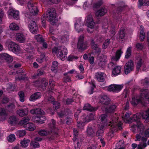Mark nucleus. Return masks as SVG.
I'll use <instances>...</instances> for the list:
<instances>
[{"instance_id":"1","label":"nucleus","mask_w":149,"mask_h":149,"mask_svg":"<svg viewBox=\"0 0 149 149\" xmlns=\"http://www.w3.org/2000/svg\"><path fill=\"white\" fill-rule=\"evenodd\" d=\"M107 116L105 114L101 115L99 117L97 123L98 125H100L99 123L101 124V125H102L103 126L106 124H108L109 126H110L111 128H113L114 127H117L119 130L121 129V125L122 124V123L121 122H119L117 123L118 121V118H116L115 119L114 118H112L107 119Z\"/></svg>"},{"instance_id":"2","label":"nucleus","mask_w":149,"mask_h":149,"mask_svg":"<svg viewBox=\"0 0 149 149\" xmlns=\"http://www.w3.org/2000/svg\"><path fill=\"white\" fill-rule=\"evenodd\" d=\"M140 95H134L131 100L133 105H136L139 103L148 104L149 103V92L146 89H142L140 91Z\"/></svg>"},{"instance_id":"3","label":"nucleus","mask_w":149,"mask_h":149,"mask_svg":"<svg viewBox=\"0 0 149 149\" xmlns=\"http://www.w3.org/2000/svg\"><path fill=\"white\" fill-rule=\"evenodd\" d=\"M123 53V52L121 51V49H119L117 51L115 55L111 58L112 61L110 63L109 66H111L113 67L112 69V74L113 76H117L121 72V66L116 65L113 62L118 61Z\"/></svg>"},{"instance_id":"4","label":"nucleus","mask_w":149,"mask_h":149,"mask_svg":"<svg viewBox=\"0 0 149 149\" xmlns=\"http://www.w3.org/2000/svg\"><path fill=\"white\" fill-rule=\"evenodd\" d=\"M56 121L52 119L50 123L48 124L49 127L53 130L52 132H50L47 130H41L38 132V134H39L42 136H47L51 134L52 136L51 139H55L58 136L57 133L56 132V131L58 130L57 128H56Z\"/></svg>"},{"instance_id":"5","label":"nucleus","mask_w":149,"mask_h":149,"mask_svg":"<svg viewBox=\"0 0 149 149\" xmlns=\"http://www.w3.org/2000/svg\"><path fill=\"white\" fill-rule=\"evenodd\" d=\"M141 117V115L140 113H137L133 115V116L130 118L131 122L136 121L137 122V125H132L131 130L134 132H136L137 130L138 132H141L143 130L144 127L143 124L140 121V119Z\"/></svg>"},{"instance_id":"6","label":"nucleus","mask_w":149,"mask_h":149,"mask_svg":"<svg viewBox=\"0 0 149 149\" xmlns=\"http://www.w3.org/2000/svg\"><path fill=\"white\" fill-rule=\"evenodd\" d=\"M52 52L56 54L57 57L61 60H64L66 57L67 50L65 46H61L54 47L52 49Z\"/></svg>"},{"instance_id":"7","label":"nucleus","mask_w":149,"mask_h":149,"mask_svg":"<svg viewBox=\"0 0 149 149\" xmlns=\"http://www.w3.org/2000/svg\"><path fill=\"white\" fill-rule=\"evenodd\" d=\"M46 17L53 25L56 24L58 22V20L56 19V11L54 8L48 9L47 11Z\"/></svg>"},{"instance_id":"8","label":"nucleus","mask_w":149,"mask_h":149,"mask_svg":"<svg viewBox=\"0 0 149 149\" xmlns=\"http://www.w3.org/2000/svg\"><path fill=\"white\" fill-rule=\"evenodd\" d=\"M85 21L88 27V32L90 33H92L94 31L95 24L92 15L91 14L88 15L86 17Z\"/></svg>"},{"instance_id":"9","label":"nucleus","mask_w":149,"mask_h":149,"mask_svg":"<svg viewBox=\"0 0 149 149\" xmlns=\"http://www.w3.org/2000/svg\"><path fill=\"white\" fill-rule=\"evenodd\" d=\"M103 40L100 37H98L97 40L95 41L93 40H92L91 43V45L93 50V52L94 54H100L101 52V48L99 47L98 45L95 44V42H102Z\"/></svg>"},{"instance_id":"10","label":"nucleus","mask_w":149,"mask_h":149,"mask_svg":"<svg viewBox=\"0 0 149 149\" xmlns=\"http://www.w3.org/2000/svg\"><path fill=\"white\" fill-rule=\"evenodd\" d=\"M88 45L86 42L84 41V36L81 35L79 37L77 44V48L81 50H84L86 49Z\"/></svg>"},{"instance_id":"11","label":"nucleus","mask_w":149,"mask_h":149,"mask_svg":"<svg viewBox=\"0 0 149 149\" xmlns=\"http://www.w3.org/2000/svg\"><path fill=\"white\" fill-rule=\"evenodd\" d=\"M123 85H118L112 84L110 85L107 88V90L109 91L113 92H118L122 89Z\"/></svg>"},{"instance_id":"12","label":"nucleus","mask_w":149,"mask_h":149,"mask_svg":"<svg viewBox=\"0 0 149 149\" xmlns=\"http://www.w3.org/2000/svg\"><path fill=\"white\" fill-rule=\"evenodd\" d=\"M97 128V126L94 125L89 126L86 131L87 136L91 137L95 136L96 135Z\"/></svg>"},{"instance_id":"13","label":"nucleus","mask_w":149,"mask_h":149,"mask_svg":"<svg viewBox=\"0 0 149 149\" xmlns=\"http://www.w3.org/2000/svg\"><path fill=\"white\" fill-rule=\"evenodd\" d=\"M84 25L83 22L80 18H77L74 24V27L75 30L78 32L82 31L84 30L82 28Z\"/></svg>"},{"instance_id":"14","label":"nucleus","mask_w":149,"mask_h":149,"mask_svg":"<svg viewBox=\"0 0 149 149\" xmlns=\"http://www.w3.org/2000/svg\"><path fill=\"white\" fill-rule=\"evenodd\" d=\"M28 26L30 32L32 33L36 34L38 32V27L35 21H31Z\"/></svg>"},{"instance_id":"15","label":"nucleus","mask_w":149,"mask_h":149,"mask_svg":"<svg viewBox=\"0 0 149 149\" xmlns=\"http://www.w3.org/2000/svg\"><path fill=\"white\" fill-rule=\"evenodd\" d=\"M27 6L30 13L33 15H36L38 12L36 6L33 5L32 2L29 1L28 3Z\"/></svg>"},{"instance_id":"16","label":"nucleus","mask_w":149,"mask_h":149,"mask_svg":"<svg viewBox=\"0 0 149 149\" xmlns=\"http://www.w3.org/2000/svg\"><path fill=\"white\" fill-rule=\"evenodd\" d=\"M97 61L99 65L101 67H104L107 61V56L101 55L97 57Z\"/></svg>"},{"instance_id":"17","label":"nucleus","mask_w":149,"mask_h":149,"mask_svg":"<svg viewBox=\"0 0 149 149\" xmlns=\"http://www.w3.org/2000/svg\"><path fill=\"white\" fill-rule=\"evenodd\" d=\"M102 28L103 29H104V33L107 32L106 29H110V31H109L108 34L109 37L111 38L115 34V26L114 25H112V24H110L109 26L106 25V26H103Z\"/></svg>"},{"instance_id":"18","label":"nucleus","mask_w":149,"mask_h":149,"mask_svg":"<svg viewBox=\"0 0 149 149\" xmlns=\"http://www.w3.org/2000/svg\"><path fill=\"white\" fill-rule=\"evenodd\" d=\"M134 68V64L132 61L130 60L128 61L125 64L124 67L125 73L126 74H127Z\"/></svg>"},{"instance_id":"19","label":"nucleus","mask_w":149,"mask_h":149,"mask_svg":"<svg viewBox=\"0 0 149 149\" xmlns=\"http://www.w3.org/2000/svg\"><path fill=\"white\" fill-rule=\"evenodd\" d=\"M8 15L10 18H11L13 17L15 19L19 20V12L17 10H10L8 12Z\"/></svg>"},{"instance_id":"20","label":"nucleus","mask_w":149,"mask_h":149,"mask_svg":"<svg viewBox=\"0 0 149 149\" xmlns=\"http://www.w3.org/2000/svg\"><path fill=\"white\" fill-rule=\"evenodd\" d=\"M15 37L17 41L21 43L24 42L26 38V35L24 34L21 33H16Z\"/></svg>"},{"instance_id":"21","label":"nucleus","mask_w":149,"mask_h":149,"mask_svg":"<svg viewBox=\"0 0 149 149\" xmlns=\"http://www.w3.org/2000/svg\"><path fill=\"white\" fill-rule=\"evenodd\" d=\"M0 59L6 60L9 62H11L13 60L11 56L5 53L0 54Z\"/></svg>"},{"instance_id":"22","label":"nucleus","mask_w":149,"mask_h":149,"mask_svg":"<svg viewBox=\"0 0 149 149\" xmlns=\"http://www.w3.org/2000/svg\"><path fill=\"white\" fill-rule=\"evenodd\" d=\"M95 76L98 81L103 82L105 80L106 75L103 73L98 72L95 74Z\"/></svg>"},{"instance_id":"23","label":"nucleus","mask_w":149,"mask_h":149,"mask_svg":"<svg viewBox=\"0 0 149 149\" xmlns=\"http://www.w3.org/2000/svg\"><path fill=\"white\" fill-rule=\"evenodd\" d=\"M28 113L29 110L28 108L19 109L17 111V114L19 116L22 117L27 115Z\"/></svg>"},{"instance_id":"24","label":"nucleus","mask_w":149,"mask_h":149,"mask_svg":"<svg viewBox=\"0 0 149 149\" xmlns=\"http://www.w3.org/2000/svg\"><path fill=\"white\" fill-rule=\"evenodd\" d=\"M143 119H145V122L147 123L149 122V108L143 112L141 114Z\"/></svg>"},{"instance_id":"25","label":"nucleus","mask_w":149,"mask_h":149,"mask_svg":"<svg viewBox=\"0 0 149 149\" xmlns=\"http://www.w3.org/2000/svg\"><path fill=\"white\" fill-rule=\"evenodd\" d=\"M41 96V93L37 92L31 95L29 98V100L31 101H33L38 99L40 98Z\"/></svg>"},{"instance_id":"26","label":"nucleus","mask_w":149,"mask_h":149,"mask_svg":"<svg viewBox=\"0 0 149 149\" xmlns=\"http://www.w3.org/2000/svg\"><path fill=\"white\" fill-rule=\"evenodd\" d=\"M24 127L26 130L30 131H33L36 129L35 125L31 123H29L24 125Z\"/></svg>"},{"instance_id":"27","label":"nucleus","mask_w":149,"mask_h":149,"mask_svg":"<svg viewBox=\"0 0 149 149\" xmlns=\"http://www.w3.org/2000/svg\"><path fill=\"white\" fill-rule=\"evenodd\" d=\"M100 101L102 104L107 105L109 103L110 100L107 95H104L101 98Z\"/></svg>"},{"instance_id":"28","label":"nucleus","mask_w":149,"mask_h":149,"mask_svg":"<svg viewBox=\"0 0 149 149\" xmlns=\"http://www.w3.org/2000/svg\"><path fill=\"white\" fill-rule=\"evenodd\" d=\"M107 12V10L105 8H102L97 11L95 13V15L99 17L104 15Z\"/></svg>"},{"instance_id":"29","label":"nucleus","mask_w":149,"mask_h":149,"mask_svg":"<svg viewBox=\"0 0 149 149\" xmlns=\"http://www.w3.org/2000/svg\"><path fill=\"white\" fill-rule=\"evenodd\" d=\"M76 96L75 94H74L73 96V99H72L71 98L70 99H68L65 101V103L67 104H71L72 102H74V101H75L76 102H77V101H79V95H77L76 96V97H75V96Z\"/></svg>"},{"instance_id":"30","label":"nucleus","mask_w":149,"mask_h":149,"mask_svg":"<svg viewBox=\"0 0 149 149\" xmlns=\"http://www.w3.org/2000/svg\"><path fill=\"white\" fill-rule=\"evenodd\" d=\"M30 112L32 114H44V112L40 108H36L32 109L30 110Z\"/></svg>"},{"instance_id":"31","label":"nucleus","mask_w":149,"mask_h":149,"mask_svg":"<svg viewBox=\"0 0 149 149\" xmlns=\"http://www.w3.org/2000/svg\"><path fill=\"white\" fill-rule=\"evenodd\" d=\"M116 106L115 104L111 105L109 106L106 107L105 108V111L108 113H111L115 110Z\"/></svg>"},{"instance_id":"32","label":"nucleus","mask_w":149,"mask_h":149,"mask_svg":"<svg viewBox=\"0 0 149 149\" xmlns=\"http://www.w3.org/2000/svg\"><path fill=\"white\" fill-rule=\"evenodd\" d=\"M45 120L46 118L45 117L43 116H42L40 117L36 116L33 119V120L35 122L40 124L43 123L44 121Z\"/></svg>"},{"instance_id":"33","label":"nucleus","mask_w":149,"mask_h":149,"mask_svg":"<svg viewBox=\"0 0 149 149\" xmlns=\"http://www.w3.org/2000/svg\"><path fill=\"white\" fill-rule=\"evenodd\" d=\"M29 140L24 138L20 142L21 146L22 147L26 148L29 145Z\"/></svg>"},{"instance_id":"34","label":"nucleus","mask_w":149,"mask_h":149,"mask_svg":"<svg viewBox=\"0 0 149 149\" xmlns=\"http://www.w3.org/2000/svg\"><path fill=\"white\" fill-rule=\"evenodd\" d=\"M17 121V119L16 116H12L9 118L8 122L9 124L12 125H15L16 124Z\"/></svg>"},{"instance_id":"35","label":"nucleus","mask_w":149,"mask_h":149,"mask_svg":"<svg viewBox=\"0 0 149 149\" xmlns=\"http://www.w3.org/2000/svg\"><path fill=\"white\" fill-rule=\"evenodd\" d=\"M83 110H86L90 111H95L97 110V109L95 108H94L91 106L90 105L88 104H86L84 105L83 108Z\"/></svg>"},{"instance_id":"36","label":"nucleus","mask_w":149,"mask_h":149,"mask_svg":"<svg viewBox=\"0 0 149 149\" xmlns=\"http://www.w3.org/2000/svg\"><path fill=\"white\" fill-rule=\"evenodd\" d=\"M131 114V113L129 112H128L125 114V117L123 116L122 118L123 120L125 123H131L130 118H128Z\"/></svg>"},{"instance_id":"37","label":"nucleus","mask_w":149,"mask_h":149,"mask_svg":"<svg viewBox=\"0 0 149 149\" xmlns=\"http://www.w3.org/2000/svg\"><path fill=\"white\" fill-rule=\"evenodd\" d=\"M75 149H79L81 144V141L73 138Z\"/></svg>"},{"instance_id":"38","label":"nucleus","mask_w":149,"mask_h":149,"mask_svg":"<svg viewBox=\"0 0 149 149\" xmlns=\"http://www.w3.org/2000/svg\"><path fill=\"white\" fill-rule=\"evenodd\" d=\"M100 127H98L97 131L96 132V135L97 136H101L104 132V126L101 125Z\"/></svg>"},{"instance_id":"39","label":"nucleus","mask_w":149,"mask_h":149,"mask_svg":"<svg viewBox=\"0 0 149 149\" xmlns=\"http://www.w3.org/2000/svg\"><path fill=\"white\" fill-rule=\"evenodd\" d=\"M145 6H149V0H139V7Z\"/></svg>"},{"instance_id":"40","label":"nucleus","mask_w":149,"mask_h":149,"mask_svg":"<svg viewBox=\"0 0 149 149\" xmlns=\"http://www.w3.org/2000/svg\"><path fill=\"white\" fill-rule=\"evenodd\" d=\"M17 44L15 43L12 41H10L8 43V47L9 50L10 51H12L13 49L14 48V47H17Z\"/></svg>"},{"instance_id":"41","label":"nucleus","mask_w":149,"mask_h":149,"mask_svg":"<svg viewBox=\"0 0 149 149\" xmlns=\"http://www.w3.org/2000/svg\"><path fill=\"white\" fill-rule=\"evenodd\" d=\"M136 61L137 62L136 68L138 70H139L140 69V67L141 66H143L144 65H143L142 59L141 58H139L138 59H137Z\"/></svg>"},{"instance_id":"42","label":"nucleus","mask_w":149,"mask_h":149,"mask_svg":"<svg viewBox=\"0 0 149 149\" xmlns=\"http://www.w3.org/2000/svg\"><path fill=\"white\" fill-rule=\"evenodd\" d=\"M30 120V119L28 117L23 118L19 122V124L21 125H24L27 124Z\"/></svg>"},{"instance_id":"43","label":"nucleus","mask_w":149,"mask_h":149,"mask_svg":"<svg viewBox=\"0 0 149 149\" xmlns=\"http://www.w3.org/2000/svg\"><path fill=\"white\" fill-rule=\"evenodd\" d=\"M10 29L12 30H18L19 29V27L17 24L14 23H11L9 26Z\"/></svg>"},{"instance_id":"44","label":"nucleus","mask_w":149,"mask_h":149,"mask_svg":"<svg viewBox=\"0 0 149 149\" xmlns=\"http://www.w3.org/2000/svg\"><path fill=\"white\" fill-rule=\"evenodd\" d=\"M16 139V137L14 134H10L7 138V140L10 142L14 141Z\"/></svg>"},{"instance_id":"45","label":"nucleus","mask_w":149,"mask_h":149,"mask_svg":"<svg viewBox=\"0 0 149 149\" xmlns=\"http://www.w3.org/2000/svg\"><path fill=\"white\" fill-rule=\"evenodd\" d=\"M41 82V85L40 86V87L44 89L48 84V81L45 79L44 78L42 79Z\"/></svg>"},{"instance_id":"46","label":"nucleus","mask_w":149,"mask_h":149,"mask_svg":"<svg viewBox=\"0 0 149 149\" xmlns=\"http://www.w3.org/2000/svg\"><path fill=\"white\" fill-rule=\"evenodd\" d=\"M26 134V132L25 130H18L17 131L16 134L17 136L19 137L24 136Z\"/></svg>"},{"instance_id":"47","label":"nucleus","mask_w":149,"mask_h":149,"mask_svg":"<svg viewBox=\"0 0 149 149\" xmlns=\"http://www.w3.org/2000/svg\"><path fill=\"white\" fill-rule=\"evenodd\" d=\"M35 38L37 42L41 43L44 41V40L42 36L40 35H37L35 36Z\"/></svg>"},{"instance_id":"48","label":"nucleus","mask_w":149,"mask_h":149,"mask_svg":"<svg viewBox=\"0 0 149 149\" xmlns=\"http://www.w3.org/2000/svg\"><path fill=\"white\" fill-rule=\"evenodd\" d=\"M95 87V85L92 82L91 84L90 87L88 89V93L89 94H92L93 93V90Z\"/></svg>"},{"instance_id":"49","label":"nucleus","mask_w":149,"mask_h":149,"mask_svg":"<svg viewBox=\"0 0 149 149\" xmlns=\"http://www.w3.org/2000/svg\"><path fill=\"white\" fill-rule=\"evenodd\" d=\"M141 83L142 85L147 86H149V79L146 78L144 79L141 80Z\"/></svg>"},{"instance_id":"50","label":"nucleus","mask_w":149,"mask_h":149,"mask_svg":"<svg viewBox=\"0 0 149 149\" xmlns=\"http://www.w3.org/2000/svg\"><path fill=\"white\" fill-rule=\"evenodd\" d=\"M52 64V66L51 67V69L52 71H54L57 69L58 64L57 61H54L53 62Z\"/></svg>"},{"instance_id":"51","label":"nucleus","mask_w":149,"mask_h":149,"mask_svg":"<svg viewBox=\"0 0 149 149\" xmlns=\"http://www.w3.org/2000/svg\"><path fill=\"white\" fill-rule=\"evenodd\" d=\"M7 115V114L4 109L2 108H0V116L3 117L4 119Z\"/></svg>"},{"instance_id":"52","label":"nucleus","mask_w":149,"mask_h":149,"mask_svg":"<svg viewBox=\"0 0 149 149\" xmlns=\"http://www.w3.org/2000/svg\"><path fill=\"white\" fill-rule=\"evenodd\" d=\"M131 51H132V47L131 46H130L129 47L127 50L126 53V55L125 56V58H129V56L131 55Z\"/></svg>"},{"instance_id":"53","label":"nucleus","mask_w":149,"mask_h":149,"mask_svg":"<svg viewBox=\"0 0 149 149\" xmlns=\"http://www.w3.org/2000/svg\"><path fill=\"white\" fill-rule=\"evenodd\" d=\"M31 146L34 148H38L39 147V144L36 141L32 140L31 141Z\"/></svg>"},{"instance_id":"54","label":"nucleus","mask_w":149,"mask_h":149,"mask_svg":"<svg viewBox=\"0 0 149 149\" xmlns=\"http://www.w3.org/2000/svg\"><path fill=\"white\" fill-rule=\"evenodd\" d=\"M17 47H14V48L12 51L16 54H18L21 52V49L19 46L17 44Z\"/></svg>"},{"instance_id":"55","label":"nucleus","mask_w":149,"mask_h":149,"mask_svg":"<svg viewBox=\"0 0 149 149\" xmlns=\"http://www.w3.org/2000/svg\"><path fill=\"white\" fill-rule=\"evenodd\" d=\"M110 42V41L109 39H107L106 40L103 44L102 48L104 49H106L109 45Z\"/></svg>"},{"instance_id":"56","label":"nucleus","mask_w":149,"mask_h":149,"mask_svg":"<svg viewBox=\"0 0 149 149\" xmlns=\"http://www.w3.org/2000/svg\"><path fill=\"white\" fill-rule=\"evenodd\" d=\"M45 55L43 54H42L40 57L37 58L36 61L38 62L41 63L45 60Z\"/></svg>"},{"instance_id":"57","label":"nucleus","mask_w":149,"mask_h":149,"mask_svg":"<svg viewBox=\"0 0 149 149\" xmlns=\"http://www.w3.org/2000/svg\"><path fill=\"white\" fill-rule=\"evenodd\" d=\"M125 29H120V31L119 32V38L121 39H123L125 36Z\"/></svg>"},{"instance_id":"58","label":"nucleus","mask_w":149,"mask_h":149,"mask_svg":"<svg viewBox=\"0 0 149 149\" xmlns=\"http://www.w3.org/2000/svg\"><path fill=\"white\" fill-rule=\"evenodd\" d=\"M19 97V100L22 102H24V94L22 92H20L18 93Z\"/></svg>"},{"instance_id":"59","label":"nucleus","mask_w":149,"mask_h":149,"mask_svg":"<svg viewBox=\"0 0 149 149\" xmlns=\"http://www.w3.org/2000/svg\"><path fill=\"white\" fill-rule=\"evenodd\" d=\"M95 114L93 113H90L88 116H87V118L88 119H86L85 121L89 122L90 121L93 120L94 118Z\"/></svg>"},{"instance_id":"60","label":"nucleus","mask_w":149,"mask_h":149,"mask_svg":"<svg viewBox=\"0 0 149 149\" xmlns=\"http://www.w3.org/2000/svg\"><path fill=\"white\" fill-rule=\"evenodd\" d=\"M6 108L7 110L10 111L14 109L15 108V107L13 103H11L8 105Z\"/></svg>"},{"instance_id":"61","label":"nucleus","mask_w":149,"mask_h":149,"mask_svg":"<svg viewBox=\"0 0 149 149\" xmlns=\"http://www.w3.org/2000/svg\"><path fill=\"white\" fill-rule=\"evenodd\" d=\"M26 51L29 53H31L33 51L34 49L31 45H30L29 46H26L25 47Z\"/></svg>"},{"instance_id":"62","label":"nucleus","mask_w":149,"mask_h":149,"mask_svg":"<svg viewBox=\"0 0 149 149\" xmlns=\"http://www.w3.org/2000/svg\"><path fill=\"white\" fill-rule=\"evenodd\" d=\"M53 107L56 109H58L60 107V103L57 102H53Z\"/></svg>"},{"instance_id":"63","label":"nucleus","mask_w":149,"mask_h":149,"mask_svg":"<svg viewBox=\"0 0 149 149\" xmlns=\"http://www.w3.org/2000/svg\"><path fill=\"white\" fill-rule=\"evenodd\" d=\"M145 38V34L143 31H141L140 32V39L141 41H143Z\"/></svg>"},{"instance_id":"64","label":"nucleus","mask_w":149,"mask_h":149,"mask_svg":"<svg viewBox=\"0 0 149 149\" xmlns=\"http://www.w3.org/2000/svg\"><path fill=\"white\" fill-rule=\"evenodd\" d=\"M136 47L138 50H141L143 47V45L141 43H137L136 45Z\"/></svg>"}]
</instances>
